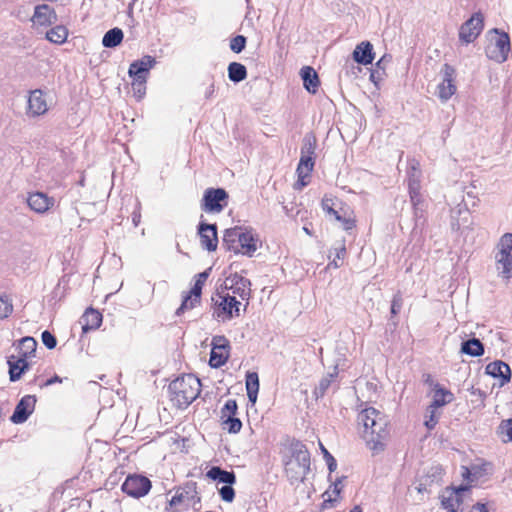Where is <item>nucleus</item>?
<instances>
[{"mask_svg": "<svg viewBox=\"0 0 512 512\" xmlns=\"http://www.w3.org/2000/svg\"><path fill=\"white\" fill-rule=\"evenodd\" d=\"M358 424L362 426V434L370 448L380 451L384 448V440L389 435L387 417L373 407L362 410L357 417Z\"/></svg>", "mask_w": 512, "mask_h": 512, "instance_id": "nucleus-1", "label": "nucleus"}, {"mask_svg": "<svg viewBox=\"0 0 512 512\" xmlns=\"http://www.w3.org/2000/svg\"><path fill=\"white\" fill-rule=\"evenodd\" d=\"M171 401L178 408L188 407L200 394L201 382L193 374H185L173 380L169 385Z\"/></svg>", "mask_w": 512, "mask_h": 512, "instance_id": "nucleus-2", "label": "nucleus"}, {"mask_svg": "<svg viewBox=\"0 0 512 512\" xmlns=\"http://www.w3.org/2000/svg\"><path fill=\"white\" fill-rule=\"evenodd\" d=\"M224 241L229 244V249L235 253L252 257L261 245L257 235L243 229L242 226H234L226 230Z\"/></svg>", "mask_w": 512, "mask_h": 512, "instance_id": "nucleus-3", "label": "nucleus"}, {"mask_svg": "<svg viewBox=\"0 0 512 512\" xmlns=\"http://www.w3.org/2000/svg\"><path fill=\"white\" fill-rule=\"evenodd\" d=\"M285 472L291 482L304 481L310 472V454L304 445L293 450L291 458L285 464Z\"/></svg>", "mask_w": 512, "mask_h": 512, "instance_id": "nucleus-4", "label": "nucleus"}, {"mask_svg": "<svg viewBox=\"0 0 512 512\" xmlns=\"http://www.w3.org/2000/svg\"><path fill=\"white\" fill-rule=\"evenodd\" d=\"M492 32L494 35L485 47V54L490 60L503 63L507 60L511 48L509 35L506 32H500L496 28Z\"/></svg>", "mask_w": 512, "mask_h": 512, "instance_id": "nucleus-5", "label": "nucleus"}, {"mask_svg": "<svg viewBox=\"0 0 512 512\" xmlns=\"http://www.w3.org/2000/svg\"><path fill=\"white\" fill-rule=\"evenodd\" d=\"M469 494L468 485L446 487L440 496L441 505L449 512H464V502Z\"/></svg>", "mask_w": 512, "mask_h": 512, "instance_id": "nucleus-6", "label": "nucleus"}, {"mask_svg": "<svg viewBox=\"0 0 512 512\" xmlns=\"http://www.w3.org/2000/svg\"><path fill=\"white\" fill-rule=\"evenodd\" d=\"M321 207L326 216L329 217V220L339 221L343 224H351L355 222V220L350 216V208L331 195H325L323 197Z\"/></svg>", "mask_w": 512, "mask_h": 512, "instance_id": "nucleus-7", "label": "nucleus"}, {"mask_svg": "<svg viewBox=\"0 0 512 512\" xmlns=\"http://www.w3.org/2000/svg\"><path fill=\"white\" fill-rule=\"evenodd\" d=\"M228 197L223 188H208L202 198V209L209 213H219L227 206Z\"/></svg>", "mask_w": 512, "mask_h": 512, "instance_id": "nucleus-8", "label": "nucleus"}, {"mask_svg": "<svg viewBox=\"0 0 512 512\" xmlns=\"http://www.w3.org/2000/svg\"><path fill=\"white\" fill-rule=\"evenodd\" d=\"M211 346L209 364L213 368H219L223 366L229 358V341L225 336H214Z\"/></svg>", "mask_w": 512, "mask_h": 512, "instance_id": "nucleus-9", "label": "nucleus"}, {"mask_svg": "<svg viewBox=\"0 0 512 512\" xmlns=\"http://www.w3.org/2000/svg\"><path fill=\"white\" fill-rule=\"evenodd\" d=\"M122 491L134 498H141L151 489V481L141 475H129L122 484Z\"/></svg>", "mask_w": 512, "mask_h": 512, "instance_id": "nucleus-10", "label": "nucleus"}, {"mask_svg": "<svg viewBox=\"0 0 512 512\" xmlns=\"http://www.w3.org/2000/svg\"><path fill=\"white\" fill-rule=\"evenodd\" d=\"M443 79L437 86V95L442 102L448 101L457 91L455 84L456 70L445 63L442 68Z\"/></svg>", "mask_w": 512, "mask_h": 512, "instance_id": "nucleus-11", "label": "nucleus"}, {"mask_svg": "<svg viewBox=\"0 0 512 512\" xmlns=\"http://www.w3.org/2000/svg\"><path fill=\"white\" fill-rule=\"evenodd\" d=\"M484 18L480 12L474 13L466 22H464L459 31V38L462 42H473L482 32L484 27Z\"/></svg>", "mask_w": 512, "mask_h": 512, "instance_id": "nucleus-12", "label": "nucleus"}, {"mask_svg": "<svg viewBox=\"0 0 512 512\" xmlns=\"http://www.w3.org/2000/svg\"><path fill=\"white\" fill-rule=\"evenodd\" d=\"M220 301H216L215 315L223 321L230 320L235 316H239L241 302L237 301L235 296L218 295Z\"/></svg>", "mask_w": 512, "mask_h": 512, "instance_id": "nucleus-13", "label": "nucleus"}, {"mask_svg": "<svg viewBox=\"0 0 512 512\" xmlns=\"http://www.w3.org/2000/svg\"><path fill=\"white\" fill-rule=\"evenodd\" d=\"M47 111L48 104L45 93L40 89L30 91L27 99L26 115L29 118H36L46 114Z\"/></svg>", "mask_w": 512, "mask_h": 512, "instance_id": "nucleus-14", "label": "nucleus"}, {"mask_svg": "<svg viewBox=\"0 0 512 512\" xmlns=\"http://www.w3.org/2000/svg\"><path fill=\"white\" fill-rule=\"evenodd\" d=\"M225 288L238 295L242 300H249L251 295V282L249 279L235 273L225 280Z\"/></svg>", "mask_w": 512, "mask_h": 512, "instance_id": "nucleus-15", "label": "nucleus"}, {"mask_svg": "<svg viewBox=\"0 0 512 512\" xmlns=\"http://www.w3.org/2000/svg\"><path fill=\"white\" fill-rule=\"evenodd\" d=\"M36 397L34 395H26L22 397L16 405L11 421L15 424L24 423L34 411Z\"/></svg>", "mask_w": 512, "mask_h": 512, "instance_id": "nucleus-16", "label": "nucleus"}, {"mask_svg": "<svg viewBox=\"0 0 512 512\" xmlns=\"http://www.w3.org/2000/svg\"><path fill=\"white\" fill-rule=\"evenodd\" d=\"M55 203L54 198L49 197L43 192H34L29 194L27 198L28 206L37 213H44L49 210Z\"/></svg>", "mask_w": 512, "mask_h": 512, "instance_id": "nucleus-17", "label": "nucleus"}, {"mask_svg": "<svg viewBox=\"0 0 512 512\" xmlns=\"http://www.w3.org/2000/svg\"><path fill=\"white\" fill-rule=\"evenodd\" d=\"M485 372L494 378H500L501 386L509 383L511 380V369L508 364L501 360L489 363L485 368Z\"/></svg>", "mask_w": 512, "mask_h": 512, "instance_id": "nucleus-18", "label": "nucleus"}, {"mask_svg": "<svg viewBox=\"0 0 512 512\" xmlns=\"http://www.w3.org/2000/svg\"><path fill=\"white\" fill-rule=\"evenodd\" d=\"M201 246L208 251H214L218 245L217 226H198Z\"/></svg>", "mask_w": 512, "mask_h": 512, "instance_id": "nucleus-19", "label": "nucleus"}, {"mask_svg": "<svg viewBox=\"0 0 512 512\" xmlns=\"http://www.w3.org/2000/svg\"><path fill=\"white\" fill-rule=\"evenodd\" d=\"M57 19L56 12L47 4L37 5L34 10L32 21L41 26H48Z\"/></svg>", "mask_w": 512, "mask_h": 512, "instance_id": "nucleus-20", "label": "nucleus"}, {"mask_svg": "<svg viewBox=\"0 0 512 512\" xmlns=\"http://www.w3.org/2000/svg\"><path fill=\"white\" fill-rule=\"evenodd\" d=\"M156 64V59L150 55L143 56L140 60H136L130 64L128 74L129 76H143L147 77L150 69Z\"/></svg>", "mask_w": 512, "mask_h": 512, "instance_id": "nucleus-21", "label": "nucleus"}, {"mask_svg": "<svg viewBox=\"0 0 512 512\" xmlns=\"http://www.w3.org/2000/svg\"><path fill=\"white\" fill-rule=\"evenodd\" d=\"M353 59L358 64H371L374 60L373 45L369 41L358 44L353 51Z\"/></svg>", "mask_w": 512, "mask_h": 512, "instance_id": "nucleus-22", "label": "nucleus"}, {"mask_svg": "<svg viewBox=\"0 0 512 512\" xmlns=\"http://www.w3.org/2000/svg\"><path fill=\"white\" fill-rule=\"evenodd\" d=\"M9 376L12 382L19 380L22 374L29 369V363L23 357L11 355L8 357Z\"/></svg>", "mask_w": 512, "mask_h": 512, "instance_id": "nucleus-23", "label": "nucleus"}, {"mask_svg": "<svg viewBox=\"0 0 512 512\" xmlns=\"http://www.w3.org/2000/svg\"><path fill=\"white\" fill-rule=\"evenodd\" d=\"M83 332L97 329L102 323V315L99 311L89 308L81 317Z\"/></svg>", "mask_w": 512, "mask_h": 512, "instance_id": "nucleus-24", "label": "nucleus"}, {"mask_svg": "<svg viewBox=\"0 0 512 512\" xmlns=\"http://www.w3.org/2000/svg\"><path fill=\"white\" fill-rule=\"evenodd\" d=\"M300 75L303 80L304 88L308 92L315 94L320 85L316 71L312 67L305 66L301 69Z\"/></svg>", "mask_w": 512, "mask_h": 512, "instance_id": "nucleus-25", "label": "nucleus"}, {"mask_svg": "<svg viewBox=\"0 0 512 512\" xmlns=\"http://www.w3.org/2000/svg\"><path fill=\"white\" fill-rule=\"evenodd\" d=\"M206 476L213 481H218L226 485H233L236 482V475L233 471L223 470L219 466L211 467L207 471Z\"/></svg>", "mask_w": 512, "mask_h": 512, "instance_id": "nucleus-26", "label": "nucleus"}, {"mask_svg": "<svg viewBox=\"0 0 512 512\" xmlns=\"http://www.w3.org/2000/svg\"><path fill=\"white\" fill-rule=\"evenodd\" d=\"M496 269L498 275L505 280L512 278V255L511 256H498L495 255Z\"/></svg>", "mask_w": 512, "mask_h": 512, "instance_id": "nucleus-27", "label": "nucleus"}, {"mask_svg": "<svg viewBox=\"0 0 512 512\" xmlns=\"http://www.w3.org/2000/svg\"><path fill=\"white\" fill-rule=\"evenodd\" d=\"M454 399L453 394L442 387H440L438 384L435 385L433 399L431 402V406L433 408H441L444 405L452 402Z\"/></svg>", "mask_w": 512, "mask_h": 512, "instance_id": "nucleus-28", "label": "nucleus"}, {"mask_svg": "<svg viewBox=\"0 0 512 512\" xmlns=\"http://www.w3.org/2000/svg\"><path fill=\"white\" fill-rule=\"evenodd\" d=\"M246 391L249 401L254 404L257 401L259 391V377L256 372H247Z\"/></svg>", "mask_w": 512, "mask_h": 512, "instance_id": "nucleus-29", "label": "nucleus"}, {"mask_svg": "<svg viewBox=\"0 0 512 512\" xmlns=\"http://www.w3.org/2000/svg\"><path fill=\"white\" fill-rule=\"evenodd\" d=\"M37 348V342L33 337H23L17 346L18 355L19 357H23L27 360L30 356H32Z\"/></svg>", "mask_w": 512, "mask_h": 512, "instance_id": "nucleus-30", "label": "nucleus"}, {"mask_svg": "<svg viewBox=\"0 0 512 512\" xmlns=\"http://www.w3.org/2000/svg\"><path fill=\"white\" fill-rule=\"evenodd\" d=\"M123 37L124 34L120 28H112L104 34L102 38V45L105 48H114L122 42Z\"/></svg>", "mask_w": 512, "mask_h": 512, "instance_id": "nucleus-31", "label": "nucleus"}, {"mask_svg": "<svg viewBox=\"0 0 512 512\" xmlns=\"http://www.w3.org/2000/svg\"><path fill=\"white\" fill-rule=\"evenodd\" d=\"M461 352L473 357H479L484 354V346L479 339L472 338L462 343Z\"/></svg>", "mask_w": 512, "mask_h": 512, "instance_id": "nucleus-32", "label": "nucleus"}, {"mask_svg": "<svg viewBox=\"0 0 512 512\" xmlns=\"http://www.w3.org/2000/svg\"><path fill=\"white\" fill-rule=\"evenodd\" d=\"M227 71L229 80L234 83H239L247 77L246 67L238 62H231L228 65Z\"/></svg>", "mask_w": 512, "mask_h": 512, "instance_id": "nucleus-33", "label": "nucleus"}, {"mask_svg": "<svg viewBox=\"0 0 512 512\" xmlns=\"http://www.w3.org/2000/svg\"><path fill=\"white\" fill-rule=\"evenodd\" d=\"M68 37V30L63 25H58L46 32V39L54 44H63Z\"/></svg>", "mask_w": 512, "mask_h": 512, "instance_id": "nucleus-34", "label": "nucleus"}, {"mask_svg": "<svg viewBox=\"0 0 512 512\" xmlns=\"http://www.w3.org/2000/svg\"><path fill=\"white\" fill-rule=\"evenodd\" d=\"M315 165V157L314 156H308V155H302L300 157L298 166H297V174L301 178L303 177H310L311 172L313 171Z\"/></svg>", "mask_w": 512, "mask_h": 512, "instance_id": "nucleus-35", "label": "nucleus"}, {"mask_svg": "<svg viewBox=\"0 0 512 512\" xmlns=\"http://www.w3.org/2000/svg\"><path fill=\"white\" fill-rule=\"evenodd\" d=\"M196 491L194 489L189 490H177L175 495L170 500L171 506H178L180 504L189 505L190 501L194 498Z\"/></svg>", "mask_w": 512, "mask_h": 512, "instance_id": "nucleus-36", "label": "nucleus"}, {"mask_svg": "<svg viewBox=\"0 0 512 512\" xmlns=\"http://www.w3.org/2000/svg\"><path fill=\"white\" fill-rule=\"evenodd\" d=\"M410 200L413 207L415 224H418L420 221L422 223L426 222V203L423 197H417V200L416 198Z\"/></svg>", "mask_w": 512, "mask_h": 512, "instance_id": "nucleus-37", "label": "nucleus"}, {"mask_svg": "<svg viewBox=\"0 0 512 512\" xmlns=\"http://www.w3.org/2000/svg\"><path fill=\"white\" fill-rule=\"evenodd\" d=\"M495 255L511 256L512 255V233H505L496 246Z\"/></svg>", "mask_w": 512, "mask_h": 512, "instance_id": "nucleus-38", "label": "nucleus"}, {"mask_svg": "<svg viewBox=\"0 0 512 512\" xmlns=\"http://www.w3.org/2000/svg\"><path fill=\"white\" fill-rule=\"evenodd\" d=\"M210 271H211V268H209V269L199 273L196 276L195 284H194L193 288L190 291V293L193 296V300L194 301H200L202 287L205 284L207 278L209 277Z\"/></svg>", "mask_w": 512, "mask_h": 512, "instance_id": "nucleus-39", "label": "nucleus"}, {"mask_svg": "<svg viewBox=\"0 0 512 512\" xmlns=\"http://www.w3.org/2000/svg\"><path fill=\"white\" fill-rule=\"evenodd\" d=\"M132 78V91L134 96L141 100L146 93V81L147 77L143 76H130Z\"/></svg>", "mask_w": 512, "mask_h": 512, "instance_id": "nucleus-40", "label": "nucleus"}, {"mask_svg": "<svg viewBox=\"0 0 512 512\" xmlns=\"http://www.w3.org/2000/svg\"><path fill=\"white\" fill-rule=\"evenodd\" d=\"M316 145V137L312 133L306 134L303 138L301 154L315 157Z\"/></svg>", "mask_w": 512, "mask_h": 512, "instance_id": "nucleus-41", "label": "nucleus"}, {"mask_svg": "<svg viewBox=\"0 0 512 512\" xmlns=\"http://www.w3.org/2000/svg\"><path fill=\"white\" fill-rule=\"evenodd\" d=\"M414 172L409 176L408 180V190L410 199H417V197H421L420 193V179L419 175H416V169L413 167Z\"/></svg>", "mask_w": 512, "mask_h": 512, "instance_id": "nucleus-42", "label": "nucleus"}, {"mask_svg": "<svg viewBox=\"0 0 512 512\" xmlns=\"http://www.w3.org/2000/svg\"><path fill=\"white\" fill-rule=\"evenodd\" d=\"M440 412L438 408H433L431 405L428 406L425 414V426L431 430L433 429L439 421Z\"/></svg>", "mask_w": 512, "mask_h": 512, "instance_id": "nucleus-43", "label": "nucleus"}, {"mask_svg": "<svg viewBox=\"0 0 512 512\" xmlns=\"http://www.w3.org/2000/svg\"><path fill=\"white\" fill-rule=\"evenodd\" d=\"M451 217L454 221L459 224L460 221L468 222L470 217V212L465 205H458L455 209L451 211Z\"/></svg>", "mask_w": 512, "mask_h": 512, "instance_id": "nucleus-44", "label": "nucleus"}, {"mask_svg": "<svg viewBox=\"0 0 512 512\" xmlns=\"http://www.w3.org/2000/svg\"><path fill=\"white\" fill-rule=\"evenodd\" d=\"M223 425L229 433H238L242 428V422L235 416L224 418Z\"/></svg>", "mask_w": 512, "mask_h": 512, "instance_id": "nucleus-45", "label": "nucleus"}, {"mask_svg": "<svg viewBox=\"0 0 512 512\" xmlns=\"http://www.w3.org/2000/svg\"><path fill=\"white\" fill-rule=\"evenodd\" d=\"M335 251V257L333 260L328 264V267L333 266L334 268H338L341 266V263H339V260H343L346 256V248L344 242H342L339 246L334 248Z\"/></svg>", "mask_w": 512, "mask_h": 512, "instance_id": "nucleus-46", "label": "nucleus"}, {"mask_svg": "<svg viewBox=\"0 0 512 512\" xmlns=\"http://www.w3.org/2000/svg\"><path fill=\"white\" fill-rule=\"evenodd\" d=\"M334 377L335 374H328L326 377L322 378L315 390V394L317 396H323L333 382Z\"/></svg>", "mask_w": 512, "mask_h": 512, "instance_id": "nucleus-47", "label": "nucleus"}, {"mask_svg": "<svg viewBox=\"0 0 512 512\" xmlns=\"http://www.w3.org/2000/svg\"><path fill=\"white\" fill-rule=\"evenodd\" d=\"M246 37L243 36V35H237L235 37H233L230 41V49L234 52V53H240L244 50L245 46H246Z\"/></svg>", "mask_w": 512, "mask_h": 512, "instance_id": "nucleus-48", "label": "nucleus"}, {"mask_svg": "<svg viewBox=\"0 0 512 512\" xmlns=\"http://www.w3.org/2000/svg\"><path fill=\"white\" fill-rule=\"evenodd\" d=\"M237 409L238 407L236 400H227L224 407L221 409V418L224 419L226 417L235 416Z\"/></svg>", "mask_w": 512, "mask_h": 512, "instance_id": "nucleus-49", "label": "nucleus"}, {"mask_svg": "<svg viewBox=\"0 0 512 512\" xmlns=\"http://www.w3.org/2000/svg\"><path fill=\"white\" fill-rule=\"evenodd\" d=\"M200 301H194L191 293L186 295L182 301L181 306L176 310V314L179 316L186 310L193 309Z\"/></svg>", "mask_w": 512, "mask_h": 512, "instance_id": "nucleus-50", "label": "nucleus"}, {"mask_svg": "<svg viewBox=\"0 0 512 512\" xmlns=\"http://www.w3.org/2000/svg\"><path fill=\"white\" fill-rule=\"evenodd\" d=\"M403 306V298L400 292H397L391 301V315L396 316L402 309Z\"/></svg>", "mask_w": 512, "mask_h": 512, "instance_id": "nucleus-51", "label": "nucleus"}, {"mask_svg": "<svg viewBox=\"0 0 512 512\" xmlns=\"http://www.w3.org/2000/svg\"><path fill=\"white\" fill-rule=\"evenodd\" d=\"M219 494L221 496V499L225 502H232L235 497V491L232 487V485H224L219 489Z\"/></svg>", "mask_w": 512, "mask_h": 512, "instance_id": "nucleus-52", "label": "nucleus"}, {"mask_svg": "<svg viewBox=\"0 0 512 512\" xmlns=\"http://www.w3.org/2000/svg\"><path fill=\"white\" fill-rule=\"evenodd\" d=\"M41 339L48 349H54L57 345L56 337L47 330L42 332Z\"/></svg>", "mask_w": 512, "mask_h": 512, "instance_id": "nucleus-53", "label": "nucleus"}, {"mask_svg": "<svg viewBox=\"0 0 512 512\" xmlns=\"http://www.w3.org/2000/svg\"><path fill=\"white\" fill-rule=\"evenodd\" d=\"M320 449L323 452L324 458L326 460V463L328 465V469L332 472L336 469L337 463L334 457L328 452V450L323 446L322 443L319 444Z\"/></svg>", "mask_w": 512, "mask_h": 512, "instance_id": "nucleus-54", "label": "nucleus"}, {"mask_svg": "<svg viewBox=\"0 0 512 512\" xmlns=\"http://www.w3.org/2000/svg\"><path fill=\"white\" fill-rule=\"evenodd\" d=\"M499 429L502 434L507 436L506 441H512V419L502 421Z\"/></svg>", "mask_w": 512, "mask_h": 512, "instance_id": "nucleus-55", "label": "nucleus"}, {"mask_svg": "<svg viewBox=\"0 0 512 512\" xmlns=\"http://www.w3.org/2000/svg\"><path fill=\"white\" fill-rule=\"evenodd\" d=\"M2 318L8 317L13 312L12 300L8 296L2 295Z\"/></svg>", "mask_w": 512, "mask_h": 512, "instance_id": "nucleus-56", "label": "nucleus"}, {"mask_svg": "<svg viewBox=\"0 0 512 512\" xmlns=\"http://www.w3.org/2000/svg\"><path fill=\"white\" fill-rule=\"evenodd\" d=\"M391 61L390 55H384L375 64L377 70L384 72L386 65Z\"/></svg>", "mask_w": 512, "mask_h": 512, "instance_id": "nucleus-57", "label": "nucleus"}, {"mask_svg": "<svg viewBox=\"0 0 512 512\" xmlns=\"http://www.w3.org/2000/svg\"><path fill=\"white\" fill-rule=\"evenodd\" d=\"M132 222L133 224H139L141 221V213H140V204L139 202H136L135 204V210L132 212Z\"/></svg>", "mask_w": 512, "mask_h": 512, "instance_id": "nucleus-58", "label": "nucleus"}, {"mask_svg": "<svg viewBox=\"0 0 512 512\" xmlns=\"http://www.w3.org/2000/svg\"><path fill=\"white\" fill-rule=\"evenodd\" d=\"M469 512H489L486 504L478 502L473 505Z\"/></svg>", "mask_w": 512, "mask_h": 512, "instance_id": "nucleus-59", "label": "nucleus"}, {"mask_svg": "<svg viewBox=\"0 0 512 512\" xmlns=\"http://www.w3.org/2000/svg\"><path fill=\"white\" fill-rule=\"evenodd\" d=\"M384 74V72H380L379 70L375 69L371 72L370 74V79L372 82H374L375 84H377L378 80H381L382 79V75Z\"/></svg>", "mask_w": 512, "mask_h": 512, "instance_id": "nucleus-60", "label": "nucleus"}, {"mask_svg": "<svg viewBox=\"0 0 512 512\" xmlns=\"http://www.w3.org/2000/svg\"><path fill=\"white\" fill-rule=\"evenodd\" d=\"M215 91H216L215 84H214V81H212L205 92V98L206 99L212 98L214 96Z\"/></svg>", "mask_w": 512, "mask_h": 512, "instance_id": "nucleus-61", "label": "nucleus"}, {"mask_svg": "<svg viewBox=\"0 0 512 512\" xmlns=\"http://www.w3.org/2000/svg\"><path fill=\"white\" fill-rule=\"evenodd\" d=\"M61 382H62V379H61L59 376L55 375L54 377H52V378L48 379V380H47V381L42 385V387H48V386H51V385H53V384H55V383H61Z\"/></svg>", "mask_w": 512, "mask_h": 512, "instance_id": "nucleus-62", "label": "nucleus"}, {"mask_svg": "<svg viewBox=\"0 0 512 512\" xmlns=\"http://www.w3.org/2000/svg\"><path fill=\"white\" fill-rule=\"evenodd\" d=\"M306 178L307 177H303L301 178L300 176H298V181H297V185L300 186V187H304L308 184V181H306Z\"/></svg>", "mask_w": 512, "mask_h": 512, "instance_id": "nucleus-63", "label": "nucleus"}, {"mask_svg": "<svg viewBox=\"0 0 512 512\" xmlns=\"http://www.w3.org/2000/svg\"><path fill=\"white\" fill-rule=\"evenodd\" d=\"M340 491H341V487H340V481H339V482L334 483L333 492L338 495L340 493Z\"/></svg>", "mask_w": 512, "mask_h": 512, "instance_id": "nucleus-64", "label": "nucleus"}]
</instances>
